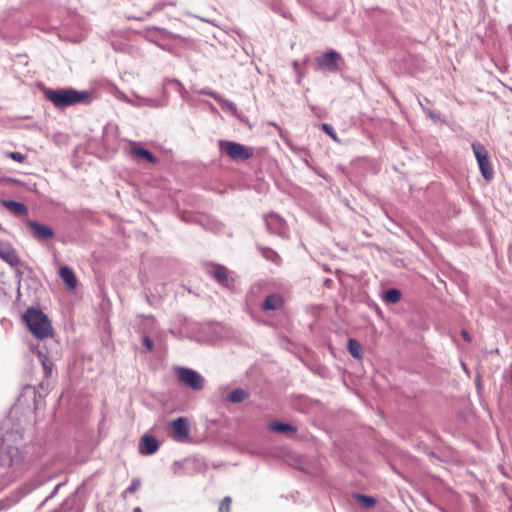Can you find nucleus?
Segmentation results:
<instances>
[{
    "label": "nucleus",
    "instance_id": "1",
    "mask_svg": "<svg viewBox=\"0 0 512 512\" xmlns=\"http://www.w3.org/2000/svg\"><path fill=\"white\" fill-rule=\"evenodd\" d=\"M23 321L30 333L37 339H46L53 335V327L48 317L35 308H29L23 315Z\"/></svg>",
    "mask_w": 512,
    "mask_h": 512
},
{
    "label": "nucleus",
    "instance_id": "2",
    "mask_svg": "<svg viewBox=\"0 0 512 512\" xmlns=\"http://www.w3.org/2000/svg\"><path fill=\"white\" fill-rule=\"evenodd\" d=\"M45 97L55 107L62 108L83 102L88 94L74 89H48L44 92Z\"/></svg>",
    "mask_w": 512,
    "mask_h": 512
},
{
    "label": "nucleus",
    "instance_id": "3",
    "mask_svg": "<svg viewBox=\"0 0 512 512\" xmlns=\"http://www.w3.org/2000/svg\"><path fill=\"white\" fill-rule=\"evenodd\" d=\"M219 149L235 161H245L254 155L252 147L234 141H219Z\"/></svg>",
    "mask_w": 512,
    "mask_h": 512
},
{
    "label": "nucleus",
    "instance_id": "4",
    "mask_svg": "<svg viewBox=\"0 0 512 512\" xmlns=\"http://www.w3.org/2000/svg\"><path fill=\"white\" fill-rule=\"evenodd\" d=\"M175 372L178 377V381L184 386H187L195 391L202 390L204 388V378L195 370L186 367H177Z\"/></svg>",
    "mask_w": 512,
    "mask_h": 512
},
{
    "label": "nucleus",
    "instance_id": "5",
    "mask_svg": "<svg viewBox=\"0 0 512 512\" xmlns=\"http://www.w3.org/2000/svg\"><path fill=\"white\" fill-rule=\"evenodd\" d=\"M472 150L477 159L478 166L482 176L486 180H491L494 172L493 167L489 161L488 152L486 148L480 142H474L472 143Z\"/></svg>",
    "mask_w": 512,
    "mask_h": 512
},
{
    "label": "nucleus",
    "instance_id": "6",
    "mask_svg": "<svg viewBox=\"0 0 512 512\" xmlns=\"http://www.w3.org/2000/svg\"><path fill=\"white\" fill-rule=\"evenodd\" d=\"M190 426L187 418L179 417L170 423V435L177 442H183L189 438Z\"/></svg>",
    "mask_w": 512,
    "mask_h": 512
},
{
    "label": "nucleus",
    "instance_id": "7",
    "mask_svg": "<svg viewBox=\"0 0 512 512\" xmlns=\"http://www.w3.org/2000/svg\"><path fill=\"white\" fill-rule=\"evenodd\" d=\"M340 60L341 55L334 50L327 51L315 59L319 69L330 72L338 70V62Z\"/></svg>",
    "mask_w": 512,
    "mask_h": 512
},
{
    "label": "nucleus",
    "instance_id": "8",
    "mask_svg": "<svg viewBox=\"0 0 512 512\" xmlns=\"http://www.w3.org/2000/svg\"><path fill=\"white\" fill-rule=\"evenodd\" d=\"M27 227L31 231L33 237L38 240H47L54 237V231L44 224H41L36 221H28Z\"/></svg>",
    "mask_w": 512,
    "mask_h": 512
},
{
    "label": "nucleus",
    "instance_id": "9",
    "mask_svg": "<svg viewBox=\"0 0 512 512\" xmlns=\"http://www.w3.org/2000/svg\"><path fill=\"white\" fill-rule=\"evenodd\" d=\"M159 441L152 435L144 434L139 441V453L141 455H152L158 451Z\"/></svg>",
    "mask_w": 512,
    "mask_h": 512
},
{
    "label": "nucleus",
    "instance_id": "10",
    "mask_svg": "<svg viewBox=\"0 0 512 512\" xmlns=\"http://www.w3.org/2000/svg\"><path fill=\"white\" fill-rule=\"evenodd\" d=\"M130 155L133 158L142 159L151 164L158 163V158L156 156H154V154L152 152H150L149 150H147L145 148H142L141 146H139L136 143H133L130 146Z\"/></svg>",
    "mask_w": 512,
    "mask_h": 512
},
{
    "label": "nucleus",
    "instance_id": "11",
    "mask_svg": "<svg viewBox=\"0 0 512 512\" xmlns=\"http://www.w3.org/2000/svg\"><path fill=\"white\" fill-rule=\"evenodd\" d=\"M0 258L10 266H18L20 264V258L16 250L10 245H0Z\"/></svg>",
    "mask_w": 512,
    "mask_h": 512
},
{
    "label": "nucleus",
    "instance_id": "12",
    "mask_svg": "<svg viewBox=\"0 0 512 512\" xmlns=\"http://www.w3.org/2000/svg\"><path fill=\"white\" fill-rule=\"evenodd\" d=\"M284 305V298L280 294L268 295L262 303V310L271 311L278 310Z\"/></svg>",
    "mask_w": 512,
    "mask_h": 512
},
{
    "label": "nucleus",
    "instance_id": "13",
    "mask_svg": "<svg viewBox=\"0 0 512 512\" xmlns=\"http://www.w3.org/2000/svg\"><path fill=\"white\" fill-rule=\"evenodd\" d=\"M59 276L68 289L73 290L76 288L78 280L76 278L74 271L70 267H61L59 270Z\"/></svg>",
    "mask_w": 512,
    "mask_h": 512
},
{
    "label": "nucleus",
    "instance_id": "14",
    "mask_svg": "<svg viewBox=\"0 0 512 512\" xmlns=\"http://www.w3.org/2000/svg\"><path fill=\"white\" fill-rule=\"evenodd\" d=\"M2 203L7 210L16 215H26L28 213V208L23 203L16 202L13 200H4Z\"/></svg>",
    "mask_w": 512,
    "mask_h": 512
},
{
    "label": "nucleus",
    "instance_id": "15",
    "mask_svg": "<svg viewBox=\"0 0 512 512\" xmlns=\"http://www.w3.org/2000/svg\"><path fill=\"white\" fill-rule=\"evenodd\" d=\"M269 429L273 432L286 434V433H295L296 428L290 424L282 423V422H271L269 424Z\"/></svg>",
    "mask_w": 512,
    "mask_h": 512
},
{
    "label": "nucleus",
    "instance_id": "16",
    "mask_svg": "<svg viewBox=\"0 0 512 512\" xmlns=\"http://www.w3.org/2000/svg\"><path fill=\"white\" fill-rule=\"evenodd\" d=\"M402 293L396 288H391L385 291L383 301L387 304H396L401 300Z\"/></svg>",
    "mask_w": 512,
    "mask_h": 512
},
{
    "label": "nucleus",
    "instance_id": "17",
    "mask_svg": "<svg viewBox=\"0 0 512 512\" xmlns=\"http://www.w3.org/2000/svg\"><path fill=\"white\" fill-rule=\"evenodd\" d=\"M212 276L215 280H217L220 284H225L228 281V271L222 265H216L212 272Z\"/></svg>",
    "mask_w": 512,
    "mask_h": 512
},
{
    "label": "nucleus",
    "instance_id": "18",
    "mask_svg": "<svg viewBox=\"0 0 512 512\" xmlns=\"http://www.w3.org/2000/svg\"><path fill=\"white\" fill-rule=\"evenodd\" d=\"M348 351L349 353L356 359H361L362 358V348H361V344L358 340L356 339H349L348 340Z\"/></svg>",
    "mask_w": 512,
    "mask_h": 512
},
{
    "label": "nucleus",
    "instance_id": "19",
    "mask_svg": "<svg viewBox=\"0 0 512 512\" xmlns=\"http://www.w3.org/2000/svg\"><path fill=\"white\" fill-rule=\"evenodd\" d=\"M354 497L357 503L364 508H372L376 504V500L372 496L356 494Z\"/></svg>",
    "mask_w": 512,
    "mask_h": 512
},
{
    "label": "nucleus",
    "instance_id": "20",
    "mask_svg": "<svg viewBox=\"0 0 512 512\" xmlns=\"http://www.w3.org/2000/svg\"><path fill=\"white\" fill-rule=\"evenodd\" d=\"M248 397V394L243 389H235L229 394V400L232 403H240Z\"/></svg>",
    "mask_w": 512,
    "mask_h": 512
},
{
    "label": "nucleus",
    "instance_id": "21",
    "mask_svg": "<svg viewBox=\"0 0 512 512\" xmlns=\"http://www.w3.org/2000/svg\"><path fill=\"white\" fill-rule=\"evenodd\" d=\"M141 487V480L139 478H134L131 481V484L126 488V490L123 492V497L126 496V494H134L139 490Z\"/></svg>",
    "mask_w": 512,
    "mask_h": 512
},
{
    "label": "nucleus",
    "instance_id": "22",
    "mask_svg": "<svg viewBox=\"0 0 512 512\" xmlns=\"http://www.w3.org/2000/svg\"><path fill=\"white\" fill-rule=\"evenodd\" d=\"M8 453L11 457L10 465L19 464L22 462L21 453L17 448H10Z\"/></svg>",
    "mask_w": 512,
    "mask_h": 512
},
{
    "label": "nucleus",
    "instance_id": "23",
    "mask_svg": "<svg viewBox=\"0 0 512 512\" xmlns=\"http://www.w3.org/2000/svg\"><path fill=\"white\" fill-rule=\"evenodd\" d=\"M232 499L229 496L224 497L219 505V512H230L231 511Z\"/></svg>",
    "mask_w": 512,
    "mask_h": 512
},
{
    "label": "nucleus",
    "instance_id": "24",
    "mask_svg": "<svg viewBox=\"0 0 512 512\" xmlns=\"http://www.w3.org/2000/svg\"><path fill=\"white\" fill-rule=\"evenodd\" d=\"M322 130L327 133L334 141L338 142V137L330 124L323 123L321 126Z\"/></svg>",
    "mask_w": 512,
    "mask_h": 512
},
{
    "label": "nucleus",
    "instance_id": "25",
    "mask_svg": "<svg viewBox=\"0 0 512 512\" xmlns=\"http://www.w3.org/2000/svg\"><path fill=\"white\" fill-rule=\"evenodd\" d=\"M7 156L18 163H23L26 159V156L20 152H9Z\"/></svg>",
    "mask_w": 512,
    "mask_h": 512
},
{
    "label": "nucleus",
    "instance_id": "26",
    "mask_svg": "<svg viewBox=\"0 0 512 512\" xmlns=\"http://www.w3.org/2000/svg\"><path fill=\"white\" fill-rule=\"evenodd\" d=\"M143 344L144 346L147 348V350H152L153 349V346H154V342L152 339H150L149 337H144L143 338Z\"/></svg>",
    "mask_w": 512,
    "mask_h": 512
},
{
    "label": "nucleus",
    "instance_id": "27",
    "mask_svg": "<svg viewBox=\"0 0 512 512\" xmlns=\"http://www.w3.org/2000/svg\"><path fill=\"white\" fill-rule=\"evenodd\" d=\"M461 335H462V337L464 338L465 341H467V342H471L472 341V337H471V335L469 334V332L467 330H462L461 331Z\"/></svg>",
    "mask_w": 512,
    "mask_h": 512
},
{
    "label": "nucleus",
    "instance_id": "28",
    "mask_svg": "<svg viewBox=\"0 0 512 512\" xmlns=\"http://www.w3.org/2000/svg\"><path fill=\"white\" fill-rule=\"evenodd\" d=\"M133 512H142L141 508L140 507H135L133 509Z\"/></svg>",
    "mask_w": 512,
    "mask_h": 512
}]
</instances>
